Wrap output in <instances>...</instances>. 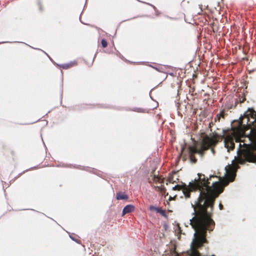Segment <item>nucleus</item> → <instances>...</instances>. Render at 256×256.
Segmentation results:
<instances>
[{
    "mask_svg": "<svg viewBox=\"0 0 256 256\" xmlns=\"http://www.w3.org/2000/svg\"><path fill=\"white\" fill-rule=\"evenodd\" d=\"M217 142L218 141L215 138L206 136L202 138L200 148L190 146L189 148V154L191 162H196V159L194 156V154L198 153L202 154L204 150H208L210 146L216 144Z\"/></svg>",
    "mask_w": 256,
    "mask_h": 256,
    "instance_id": "obj_1",
    "label": "nucleus"
},
{
    "mask_svg": "<svg viewBox=\"0 0 256 256\" xmlns=\"http://www.w3.org/2000/svg\"><path fill=\"white\" fill-rule=\"evenodd\" d=\"M240 124L241 126L246 122L247 125L256 128V112L251 108H248L244 116L240 118Z\"/></svg>",
    "mask_w": 256,
    "mask_h": 256,
    "instance_id": "obj_2",
    "label": "nucleus"
},
{
    "mask_svg": "<svg viewBox=\"0 0 256 256\" xmlns=\"http://www.w3.org/2000/svg\"><path fill=\"white\" fill-rule=\"evenodd\" d=\"M234 140L236 142H238V138L235 131H232L226 136L224 143L228 151L234 150Z\"/></svg>",
    "mask_w": 256,
    "mask_h": 256,
    "instance_id": "obj_3",
    "label": "nucleus"
},
{
    "mask_svg": "<svg viewBox=\"0 0 256 256\" xmlns=\"http://www.w3.org/2000/svg\"><path fill=\"white\" fill-rule=\"evenodd\" d=\"M134 210V206L132 204H128L122 210V215L124 216V214L130 213L133 212Z\"/></svg>",
    "mask_w": 256,
    "mask_h": 256,
    "instance_id": "obj_4",
    "label": "nucleus"
},
{
    "mask_svg": "<svg viewBox=\"0 0 256 256\" xmlns=\"http://www.w3.org/2000/svg\"><path fill=\"white\" fill-rule=\"evenodd\" d=\"M128 196L127 194L123 192H118L116 194V199L118 200H127Z\"/></svg>",
    "mask_w": 256,
    "mask_h": 256,
    "instance_id": "obj_5",
    "label": "nucleus"
},
{
    "mask_svg": "<svg viewBox=\"0 0 256 256\" xmlns=\"http://www.w3.org/2000/svg\"><path fill=\"white\" fill-rule=\"evenodd\" d=\"M224 111L221 112L220 113V114L216 115V117L215 118V120H218V122H220V118H224Z\"/></svg>",
    "mask_w": 256,
    "mask_h": 256,
    "instance_id": "obj_6",
    "label": "nucleus"
},
{
    "mask_svg": "<svg viewBox=\"0 0 256 256\" xmlns=\"http://www.w3.org/2000/svg\"><path fill=\"white\" fill-rule=\"evenodd\" d=\"M156 212H157L160 213V214H162V216H166V214L164 212V211L161 208H158L156 210Z\"/></svg>",
    "mask_w": 256,
    "mask_h": 256,
    "instance_id": "obj_7",
    "label": "nucleus"
},
{
    "mask_svg": "<svg viewBox=\"0 0 256 256\" xmlns=\"http://www.w3.org/2000/svg\"><path fill=\"white\" fill-rule=\"evenodd\" d=\"M101 43H102V46L103 48L106 47V46L108 45V43H107V42L106 40L102 39V40Z\"/></svg>",
    "mask_w": 256,
    "mask_h": 256,
    "instance_id": "obj_8",
    "label": "nucleus"
},
{
    "mask_svg": "<svg viewBox=\"0 0 256 256\" xmlns=\"http://www.w3.org/2000/svg\"><path fill=\"white\" fill-rule=\"evenodd\" d=\"M72 66V63L70 64H64L62 66V68H70V66Z\"/></svg>",
    "mask_w": 256,
    "mask_h": 256,
    "instance_id": "obj_9",
    "label": "nucleus"
},
{
    "mask_svg": "<svg viewBox=\"0 0 256 256\" xmlns=\"http://www.w3.org/2000/svg\"><path fill=\"white\" fill-rule=\"evenodd\" d=\"M158 208L155 207V206H150V210H156V208Z\"/></svg>",
    "mask_w": 256,
    "mask_h": 256,
    "instance_id": "obj_10",
    "label": "nucleus"
},
{
    "mask_svg": "<svg viewBox=\"0 0 256 256\" xmlns=\"http://www.w3.org/2000/svg\"><path fill=\"white\" fill-rule=\"evenodd\" d=\"M135 111H136L138 112H143V110L141 108H136V110H135Z\"/></svg>",
    "mask_w": 256,
    "mask_h": 256,
    "instance_id": "obj_11",
    "label": "nucleus"
},
{
    "mask_svg": "<svg viewBox=\"0 0 256 256\" xmlns=\"http://www.w3.org/2000/svg\"><path fill=\"white\" fill-rule=\"evenodd\" d=\"M222 207H223L222 205L221 204H219V208H220V210H222Z\"/></svg>",
    "mask_w": 256,
    "mask_h": 256,
    "instance_id": "obj_12",
    "label": "nucleus"
},
{
    "mask_svg": "<svg viewBox=\"0 0 256 256\" xmlns=\"http://www.w3.org/2000/svg\"><path fill=\"white\" fill-rule=\"evenodd\" d=\"M155 178H156L155 180H159L158 178V177Z\"/></svg>",
    "mask_w": 256,
    "mask_h": 256,
    "instance_id": "obj_13",
    "label": "nucleus"
}]
</instances>
